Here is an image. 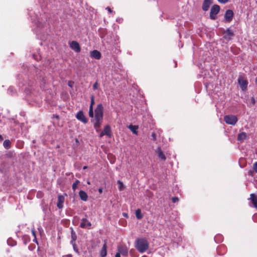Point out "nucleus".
Wrapping results in <instances>:
<instances>
[{
    "instance_id": "1",
    "label": "nucleus",
    "mask_w": 257,
    "mask_h": 257,
    "mask_svg": "<svg viewBox=\"0 0 257 257\" xmlns=\"http://www.w3.org/2000/svg\"><path fill=\"white\" fill-rule=\"evenodd\" d=\"M94 112V128L96 132H99L100 131L101 125L103 121V107L102 104L101 103L97 104Z\"/></svg>"
},
{
    "instance_id": "2",
    "label": "nucleus",
    "mask_w": 257,
    "mask_h": 257,
    "mask_svg": "<svg viewBox=\"0 0 257 257\" xmlns=\"http://www.w3.org/2000/svg\"><path fill=\"white\" fill-rule=\"evenodd\" d=\"M136 248L141 253L145 252L149 248V242L144 238H138L136 240Z\"/></svg>"
},
{
    "instance_id": "3",
    "label": "nucleus",
    "mask_w": 257,
    "mask_h": 257,
    "mask_svg": "<svg viewBox=\"0 0 257 257\" xmlns=\"http://www.w3.org/2000/svg\"><path fill=\"white\" fill-rule=\"evenodd\" d=\"M238 83L242 91H245L248 84V81L244 78V76L240 75L237 79Z\"/></svg>"
},
{
    "instance_id": "4",
    "label": "nucleus",
    "mask_w": 257,
    "mask_h": 257,
    "mask_svg": "<svg viewBox=\"0 0 257 257\" xmlns=\"http://www.w3.org/2000/svg\"><path fill=\"white\" fill-rule=\"evenodd\" d=\"M224 121L228 124L234 125L237 120V117L234 115H226L224 117Z\"/></svg>"
},
{
    "instance_id": "5",
    "label": "nucleus",
    "mask_w": 257,
    "mask_h": 257,
    "mask_svg": "<svg viewBox=\"0 0 257 257\" xmlns=\"http://www.w3.org/2000/svg\"><path fill=\"white\" fill-rule=\"evenodd\" d=\"M219 11L220 7L217 5H213L211 8L210 18L211 20H215L216 19V15L219 12Z\"/></svg>"
},
{
    "instance_id": "6",
    "label": "nucleus",
    "mask_w": 257,
    "mask_h": 257,
    "mask_svg": "<svg viewBox=\"0 0 257 257\" xmlns=\"http://www.w3.org/2000/svg\"><path fill=\"white\" fill-rule=\"evenodd\" d=\"M76 118L82 122L84 123H86L88 122L87 118L85 116L83 111L80 110L78 111L76 115Z\"/></svg>"
},
{
    "instance_id": "7",
    "label": "nucleus",
    "mask_w": 257,
    "mask_h": 257,
    "mask_svg": "<svg viewBox=\"0 0 257 257\" xmlns=\"http://www.w3.org/2000/svg\"><path fill=\"white\" fill-rule=\"evenodd\" d=\"M70 47L77 53L80 52L81 51V47L79 43L75 41H73L70 43Z\"/></svg>"
},
{
    "instance_id": "8",
    "label": "nucleus",
    "mask_w": 257,
    "mask_h": 257,
    "mask_svg": "<svg viewBox=\"0 0 257 257\" xmlns=\"http://www.w3.org/2000/svg\"><path fill=\"white\" fill-rule=\"evenodd\" d=\"M234 36L233 32L229 29H227L224 33L223 38L226 40L229 41Z\"/></svg>"
},
{
    "instance_id": "9",
    "label": "nucleus",
    "mask_w": 257,
    "mask_h": 257,
    "mask_svg": "<svg viewBox=\"0 0 257 257\" xmlns=\"http://www.w3.org/2000/svg\"><path fill=\"white\" fill-rule=\"evenodd\" d=\"M118 251L123 256H126L128 254V248L124 245H119L117 246Z\"/></svg>"
},
{
    "instance_id": "10",
    "label": "nucleus",
    "mask_w": 257,
    "mask_h": 257,
    "mask_svg": "<svg viewBox=\"0 0 257 257\" xmlns=\"http://www.w3.org/2000/svg\"><path fill=\"white\" fill-rule=\"evenodd\" d=\"M233 17V12L231 10H227L224 15V18L225 20L228 22H230L232 21V18Z\"/></svg>"
},
{
    "instance_id": "11",
    "label": "nucleus",
    "mask_w": 257,
    "mask_h": 257,
    "mask_svg": "<svg viewBox=\"0 0 257 257\" xmlns=\"http://www.w3.org/2000/svg\"><path fill=\"white\" fill-rule=\"evenodd\" d=\"M91 224L86 218H82L80 226L81 228H90Z\"/></svg>"
},
{
    "instance_id": "12",
    "label": "nucleus",
    "mask_w": 257,
    "mask_h": 257,
    "mask_svg": "<svg viewBox=\"0 0 257 257\" xmlns=\"http://www.w3.org/2000/svg\"><path fill=\"white\" fill-rule=\"evenodd\" d=\"M64 201L65 198L63 195L58 196L57 206L59 209H62L63 207V203Z\"/></svg>"
},
{
    "instance_id": "13",
    "label": "nucleus",
    "mask_w": 257,
    "mask_h": 257,
    "mask_svg": "<svg viewBox=\"0 0 257 257\" xmlns=\"http://www.w3.org/2000/svg\"><path fill=\"white\" fill-rule=\"evenodd\" d=\"M211 3V0H204L202 7V10L204 11H208Z\"/></svg>"
},
{
    "instance_id": "14",
    "label": "nucleus",
    "mask_w": 257,
    "mask_h": 257,
    "mask_svg": "<svg viewBox=\"0 0 257 257\" xmlns=\"http://www.w3.org/2000/svg\"><path fill=\"white\" fill-rule=\"evenodd\" d=\"M90 56L96 59L99 60L101 58V54L100 52L97 50H93L90 53Z\"/></svg>"
},
{
    "instance_id": "15",
    "label": "nucleus",
    "mask_w": 257,
    "mask_h": 257,
    "mask_svg": "<svg viewBox=\"0 0 257 257\" xmlns=\"http://www.w3.org/2000/svg\"><path fill=\"white\" fill-rule=\"evenodd\" d=\"M107 254V242L104 240L103 245L100 250V255L101 257H105Z\"/></svg>"
},
{
    "instance_id": "16",
    "label": "nucleus",
    "mask_w": 257,
    "mask_h": 257,
    "mask_svg": "<svg viewBox=\"0 0 257 257\" xmlns=\"http://www.w3.org/2000/svg\"><path fill=\"white\" fill-rule=\"evenodd\" d=\"M249 199L252 203L253 207L257 209V196L252 193L250 195Z\"/></svg>"
},
{
    "instance_id": "17",
    "label": "nucleus",
    "mask_w": 257,
    "mask_h": 257,
    "mask_svg": "<svg viewBox=\"0 0 257 257\" xmlns=\"http://www.w3.org/2000/svg\"><path fill=\"white\" fill-rule=\"evenodd\" d=\"M156 152L158 153V157L160 159L163 161L166 160V157L160 147H158Z\"/></svg>"
},
{
    "instance_id": "18",
    "label": "nucleus",
    "mask_w": 257,
    "mask_h": 257,
    "mask_svg": "<svg viewBox=\"0 0 257 257\" xmlns=\"http://www.w3.org/2000/svg\"><path fill=\"white\" fill-rule=\"evenodd\" d=\"M103 132L105 135L108 136V137H111V127L109 125H106L104 126Z\"/></svg>"
},
{
    "instance_id": "19",
    "label": "nucleus",
    "mask_w": 257,
    "mask_h": 257,
    "mask_svg": "<svg viewBox=\"0 0 257 257\" xmlns=\"http://www.w3.org/2000/svg\"><path fill=\"white\" fill-rule=\"evenodd\" d=\"M79 195L80 199L83 201H86L88 199L87 193L83 190H80L79 192Z\"/></svg>"
},
{
    "instance_id": "20",
    "label": "nucleus",
    "mask_w": 257,
    "mask_h": 257,
    "mask_svg": "<svg viewBox=\"0 0 257 257\" xmlns=\"http://www.w3.org/2000/svg\"><path fill=\"white\" fill-rule=\"evenodd\" d=\"M247 139L246 133L242 132L239 133L237 136V140L239 141H242Z\"/></svg>"
},
{
    "instance_id": "21",
    "label": "nucleus",
    "mask_w": 257,
    "mask_h": 257,
    "mask_svg": "<svg viewBox=\"0 0 257 257\" xmlns=\"http://www.w3.org/2000/svg\"><path fill=\"white\" fill-rule=\"evenodd\" d=\"M71 243L74 244L75 243L76 240L77 239V235L76 233L72 230L71 231Z\"/></svg>"
},
{
    "instance_id": "22",
    "label": "nucleus",
    "mask_w": 257,
    "mask_h": 257,
    "mask_svg": "<svg viewBox=\"0 0 257 257\" xmlns=\"http://www.w3.org/2000/svg\"><path fill=\"white\" fill-rule=\"evenodd\" d=\"M3 146L6 149H9L11 148V143L9 140H6L3 143Z\"/></svg>"
},
{
    "instance_id": "23",
    "label": "nucleus",
    "mask_w": 257,
    "mask_h": 257,
    "mask_svg": "<svg viewBox=\"0 0 257 257\" xmlns=\"http://www.w3.org/2000/svg\"><path fill=\"white\" fill-rule=\"evenodd\" d=\"M136 217L139 219H141L143 218V215L141 213V210L140 209H138L137 210H136Z\"/></svg>"
},
{
    "instance_id": "24",
    "label": "nucleus",
    "mask_w": 257,
    "mask_h": 257,
    "mask_svg": "<svg viewBox=\"0 0 257 257\" xmlns=\"http://www.w3.org/2000/svg\"><path fill=\"white\" fill-rule=\"evenodd\" d=\"M80 183V181L78 180H76L72 184V189L74 191H75L77 188V186L78 184Z\"/></svg>"
},
{
    "instance_id": "25",
    "label": "nucleus",
    "mask_w": 257,
    "mask_h": 257,
    "mask_svg": "<svg viewBox=\"0 0 257 257\" xmlns=\"http://www.w3.org/2000/svg\"><path fill=\"white\" fill-rule=\"evenodd\" d=\"M117 184L118 185V189L120 190V191H122V190H123L124 189V185L123 184V183L120 181V180H118L117 181Z\"/></svg>"
},
{
    "instance_id": "26",
    "label": "nucleus",
    "mask_w": 257,
    "mask_h": 257,
    "mask_svg": "<svg viewBox=\"0 0 257 257\" xmlns=\"http://www.w3.org/2000/svg\"><path fill=\"white\" fill-rule=\"evenodd\" d=\"M129 127L132 130V132L134 134H137L138 132L137 131V129L138 128V126H134V125H130Z\"/></svg>"
},
{
    "instance_id": "27",
    "label": "nucleus",
    "mask_w": 257,
    "mask_h": 257,
    "mask_svg": "<svg viewBox=\"0 0 257 257\" xmlns=\"http://www.w3.org/2000/svg\"><path fill=\"white\" fill-rule=\"evenodd\" d=\"M31 232H32L33 236L34 237V239H33V241H34L36 243H38L37 241V239H36V231H35L34 228L32 229Z\"/></svg>"
},
{
    "instance_id": "28",
    "label": "nucleus",
    "mask_w": 257,
    "mask_h": 257,
    "mask_svg": "<svg viewBox=\"0 0 257 257\" xmlns=\"http://www.w3.org/2000/svg\"><path fill=\"white\" fill-rule=\"evenodd\" d=\"M89 116L90 117H93V116H94V113H93V107H89Z\"/></svg>"
},
{
    "instance_id": "29",
    "label": "nucleus",
    "mask_w": 257,
    "mask_h": 257,
    "mask_svg": "<svg viewBox=\"0 0 257 257\" xmlns=\"http://www.w3.org/2000/svg\"><path fill=\"white\" fill-rule=\"evenodd\" d=\"M91 103L89 107H93V105H94L95 101H94V97L93 95H91Z\"/></svg>"
},
{
    "instance_id": "30",
    "label": "nucleus",
    "mask_w": 257,
    "mask_h": 257,
    "mask_svg": "<svg viewBox=\"0 0 257 257\" xmlns=\"http://www.w3.org/2000/svg\"><path fill=\"white\" fill-rule=\"evenodd\" d=\"M179 199L177 197H174L172 198V201L173 203H176L178 201H179Z\"/></svg>"
},
{
    "instance_id": "31",
    "label": "nucleus",
    "mask_w": 257,
    "mask_h": 257,
    "mask_svg": "<svg viewBox=\"0 0 257 257\" xmlns=\"http://www.w3.org/2000/svg\"><path fill=\"white\" fill-rule=\"evenodd\" d=\"M98 82H95L94 84L93 85V89H94V90L97 89H98Z\"/></svg>"
},
{
    "instance_id": "32",
    "label": "nucleus",
    "mask_w": 257,
    "mask_h": 257,
    "mask_svg": "<svg viewBox=\"0 0 257 257\" xmlns=\"http://www.w3.org/2000/svg\"><path fill=\"white\" fill-rule=\"evenodd\" d=\"M72 245H73V249H74V251H75L76 252L78 253L79 252H78V248L76 247V243H74V244H72Z\"/></svg>"
},
{
    "instance_id": "33",
    "label": "nucleus",
    "mask_w": 257,
    "mask_h": 257,
    "mask_svg": "<svg viewBox=\"0 0 257 257\" xmlns=\"http://www.w3.org/2000/svg\"><path fill=\"white\" fill-rule=\"evenodd\" d=\"M151 137L154 141H156L157 140L156 134L155 133H153L152 134Z\"/></svg>"
},
{
    "instance_id": "34",
    "label": "nucleus",
    "mask_w": 257,
    "mask_h": 257,
    "mask_svg": "<svg viewBox=\"0 0 257 257\" xmlns=\"http://www.w3.org/2000/svg\"><path fill=\"white\" fill-rule=\"evenodd\" d=\"M253 168L254 171L257 173V162L253 164Z\"/></svg>"
},
{
    "instance_id": "35",
    "label": "nucleus",
    "mask_w": 257,
    "mask_h": 257,
    "mask_svg": "<svg viewBox=\"0 0 257 257\" xmlns=\"http://www.w3.org/2000/svg\"><path fill=\"white\" fill-rule=\"evenodd\" d=\"M74 82L71 81H69L68 82V85L70 87H73Z\"/></svg>"
},
{
    "instance_id": "36",
    "label": "nucleus",
    "mask_w": 257,
    "mask_h": 257,
    "mask_svg": "<svg viewBox=\"0 0 257 257\" xmlns=\"http://www.w3.org/2000/svg\"><path fill=\"white\" fill-rule=\"evenodd\" d=\"M218 2L222 4H225L228 2V0H218Z\"/></svg>"
},
{
    "instance_id": "37",
    "label": "nucleus",
    "mask_w": 257,
    "mask_h": 257,
    "mask_svg": "<svg viewBox=\"0 0 257 257\" xmlns=\"http://www.w3.org/2000/svg\"><path fill=\"white\" fill-rule=\"evenodd\" d=\"M106 9L108 11L109 13H112L113 11L111 10V9L109 7H107Z\"/></svg>"
},
{
    "instance_id": "38",
    "label": "nucleus",
    "mask_w": 257,
    "mask_h": 257,
    "mask_svg": "<svg viewBox=\"0 0 257 257\" xmlns=\"http://www.w3.org/2000/svg\"><path fill=\"white\" fill-rule=\"evenodd\" d=\"M120 253L119 252H117L115 255V257H120Z\"/></svg>"
},
{
    "instance_id": "39",
    "label": "nucleus",
    "mask_w": 257,
    "mask_h": 257,
    "mask_svg": "<svg viewBox=\"0 0 257 257\" xmlns=\"http://www.w3.org/2000/svg\"><path fill=\"white\" fill-rule=\"evenodd\" d=\"M104 135H104V134L103 132V131H102V132H101V133L100 134V135H99V137H100V138H101V137H103V136H104Z\"/></svg>"
},
{
    "instance_id": "40",
    "label": "nucleus",
    "mask_w": 257,
    "mask_h": 257,
    "mask_svg": "<svg viewBox=\"0 0 257 257\" xmlns=\"http://www.w3.org/2000/svg\"><path fill=\"white\" fill-rule=\"evenodd\" d=\"M98 192L99 194H101L102 193V188H99Z\"/></svg>"
},
{
    "instance_id": "41",
    "label": "nucleus",
    "mask_w": 257,
    "mask_h": 257,
    "mask_svg": "<svg viewBox=\"0 0 257 257\" xmlns=\"http://www.w3.org/2000/svg\"><path fill=\"white\" fill-rule=\"evenodd\" d=\"M251 100H252V103H253V104H254V103H255V99H254V98L253 97H252V98H251Z\"/></svg>"
},
{
    "instance_id": "42",
    "label": "nucleus",
    "mask_w": 257,
    "mask_h": 257,
    "mask_svg": "<svg viewBox=\"0 0 257 257\" xmlns=\"http://www.w3.org/2000/svg\"><path fill=\"white\" fill-rule=\"evenodd\" d=\"M3 140V136L1 135H0V142L2 141Z\"/></svg>"
},
{
    "instance_id": "43",
    "label": "nucleus",
    "mask_w": 257,
    "mask_h": 257,
    "mask_svg": "<svg viewBox=\"0 0 257 257\" xmlns=\"http://www.w3.org/2000/svg\"><path fill=\"white\" fill-rule=\"evenodd\" d=\"M72 254H68V255H67V257H72Z\"/></svg>"
},
{
    "instance_id": "44",
    "label": "nucleus",
    "mask_w": 257,
    "mask_h": 257,
    "mask_svg": "<svg viewBox=\"0 0 257 257\" xmlns=\"http://www.w3.org/2000/svg\"><path fill=\"white\" fill-rule=\"evenodd\" d=\"M255 83L257 85V77L255 78Z\"/></svg>"
},
{
    "instance_id": "45",
    "label": "nucleus",
    "mask_w": 257,
    "mask_h": 257,
    "mask_svg": "<svg viewBox=\"0 0 257 257\" xmlns=\"http://www.w3.org/2000/svg\"><path fill=\"white\" fill-rule=\"evenodd\" d=\"M87 166H84V167H83V169H87Z\"/></svg>"
},
{
    "instance_id": "46",
    "label": "nucleus",
    "mask_w": 257,
    "mask_h": 257,
    "mask_svg": "<svg viewBox=\"0 0 257 257\" xmlns=\"http://www.w3.org/2000/svg\"><path fill=\"white\" fill-rule=\"evenodd\" d=\"M123 216H127V214H126L124 213V214H123Z\"/></svg>"
},
{
    "instance_id": "47",
    "label": "nucleus",
    "mask_w": 257,
    "mask_h": 257,
    "mask_svg": "<svg viewBox=\"0 0 257 257\" xmlns=\"http://www.w3.org/2000/svg\"><path fill=\"white\" fill-rule=\"evenodd\" d=\"M76 142H78V140L77 139L76 140Z\"/></svg>"
},
{
    "instance_id": "48",
    "label": "nucleus",
    "mask_w": 257,
    "mask_h": 257,
    "mask_svg": "<svg viewBox=\"0 0 257 257\" xmlns=\"http://www.w3.org/2000/svg\"><path fill=\"white\" fill-rule=\"evenodd\" d=\"M251 171H250L249 174H251Z\"/></svg>"
},
{
    "instance_id": "49",
    "label": "nucleus",
    "mask_w": 257,
    "mask_h": 257,
    "mask_svg": "<svg viewBox=\"0 0 257 257\" xmlns=\"http://www.w3.org/2000/svg\"><path fill=\"white\" fill-rule=\"evenodd\" d=\"M87 183H88V184H90V182H87Z\"/></svg>"
}]
</instances>
